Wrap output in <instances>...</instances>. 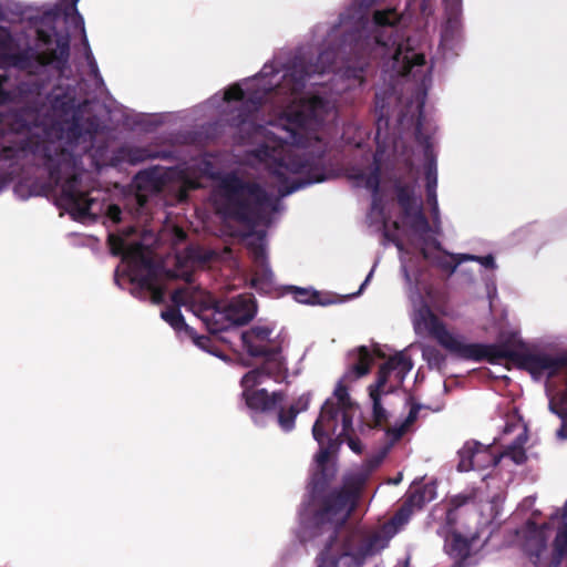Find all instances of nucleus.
<instances>
[{
	"mask_svg": "<svg viewBox=\"0 0 567 567\" xmlns=\"http://www.w3.org/2000/svg\"><path fill=\"white\" fill-rule=\"evenodd\" d=\"M336 56L333 50H326L320 53L311 71L299 63L284 75L280 87L291 90V101L278 113V118L267 126H255L243 116L244 112L255 110L266 93L277 84L278 72L272 73L264 68L259 75L234 84L224 92L223 112H227L233 103H239L241 130L257 145L250 152L249 163L264 166L275 182L274 189L262 192L255 185L243 184L233 175L218 178L212 199L219 213L248 223L264 220L275 208L278 196H286L306 185L326 179L316 173L319 171L316 157L322 152L316 127L333 110L334 101L323 96L320 91L308 92L303 96L298 89L312 73L322 74L333 70Z\"/></svg>",
	"mask_w": 567,
	"mask_h": 567,
	"instance_id": "1",
	"label": "nucleus"
},
{
	"mask_svg": "<svg viewBox=\"0 0 567 567\" xmlns=\"http://www.w3.org/2000/svg\"><path fill=\"white\" fill-rule=\"evenodd\" d=\"M372 360L373 354L365 347H361L357 351V362L338 381L332 395L323 403L313 424L312 435L320 445L312 470L315 485H319L334 475V465L330 454L336 441L347 442L350 450L357 454L363 450L357 435V427L353 425L358 405L350 398L348 385L368 373Z\"/></svg>",
	"mask_w": 567,
	"mask_h": 567,
	"instance_id": "2",
	"label": "nucleus"
},
{
	"mask_svg": "<svg viewBox=\"0 0 567 567\" xmlns=\"http://www.w3.org/2000/svg\"><path fill=\"white\" fill-rule=\"evenodd\" d=\"M399 204L404 212L401 220L390 221L377 202L373 203L370 218L373 223L379 224L384 228L385 235L395 241L399 250L403 249V239L406 237L409 240L422 241V254L425 259L441 269L452 274L457 265L463 261L475 260L483 267L494 268L495 262L492 256L476 257L473 255H451L441 249L435 240H427L430 228L427 221L422 214L421 199L414 195L401 193Z\"/></svg>",
	"mask_w": 567,
	"mask_h": 567,
	"instance_id": "3",
	"label": "nucleus"
},
{
	"mask_svg": "<svg viewBox=\"0 0 567 567\" xmlns=\"http://www.w3.org/2000/svg\"><path fill=\"white\" fill-rule=\"evenodd\" d=\"M394 10L377 11L373 20L368 22L358 32L355 49L373 56L391 54V68L400 75L411 74L413 78L421 75L420 68H424L423 54L416 52L409 44L396 37L391 45L393 27L400 21Z\"/></svg>",
	"mask_w": 567,
	"mask_h": 567,
	"instance_id": "4",
	"label": "nucleus"
},
{
	"mask_svg": "<svg viewBox=\"0 0 567 567\" xmlns=\"http://www.w3.org/2000/svg\"><path fill=\"white\" fill-rule=\"evenodd\" d=\"M522 546L534 567H558L567 559V501L548 523L528 525Z\"/></svg>",
	"mask_w": 567,
	"mask_h": 567,
	"instance_id": "5",
	"label": "nucleus"
},
{
	"mask_svg": "<svg viewBox=\"0 0 567 567\" xmlns=\"http://www.w3.org/2000/svg\"><path fill=\"white\" fill-rule=\"evenodd\" d=\"M109 243L113 254L123 256L124 268L116 270V281L120 282V271H122L136 288L150 296L153 303H161L164 292L146 247L137 241L128 240L127 235H110Z\"/></svg>",
	"mask_w": 567,
	"mask_h": 567,
	"instance_id": "6",
	"label": "nucleus"
},
{
	"mask_svg": "<svg viewBox=\"0 0 567 567\" xmlns=\"http://www.w3.org/2000/svg\"><path fill=\"white\" fill-rule=\"evenodd\" d=\"M268 367L269 370L252 369L240 380L241 399L252 417L274 410L284 400L280 392H269L266 389L265 385L269 380L282 382L300 372L299 368L289 371L288 367H284L281 362L269 361Z\"/></svg>",
	"mask_w": 567,
	"mask_h": 567,
	"instance_id": "7",
	"label": "nucleus"
},
{
	"mask_svg": "<svg viewBox=\"0 0 567 567\" xmlns=\"http://www.w3.org/2000/svg\"><path fill=\"white\" fill-rule=\"evenodd\" d=\"M509 431L517 432L516 442L499 456H496L489 447L477 442H466L458 451V471L484 470L496 465L501 458H511L515 464H522L526 460L523 447L527 441L526 429L520 421H516L506 429V432Z\"/></svg>",
	"mask_w": 567,
	"mask_h": 567,
	"instance_id": "8",
	"label": "nucleus"
},
{
	"mask_svg": "<svg viewBox=\"0 0 567 567\" xmlns=\"http://www.w3.org/2000/svg\"><path fill=\"white\" fill-rule=\"evenodd\" d=\"M38 44L34 49H28L21 55L8 56L4 43V30L2 29V66L4 64H13L22 69H29L33 72L32 64L43 66L45 64L65 61L69 55V37H53L47 33L42 28L37 30Z\"/></svg>",
	"mask_w": 567,
	"mask_h": 567,
	"instance_id": "9",
	"label": "nucleus"
},
{
	"mask_svg": "<svg viewBox=\"0 0 567 567\" xmlns=\"http://www.w3.org/2000/svg\"><path fill=\"white\" fill-rule=\"evenodd\" d=\"M172 300L178 307L189 308L202 320L207 330L216 337L218 333L227 332L234 328L233 324H224L223 322L230 319L225 307L215 305L210 295L202 289L190 286L177 289L173 293Z\"/></svg>",
	"mask_w": 567,
	"mask_h": 567,
	"instance_id": "10",
	"label": "nucleus"
},
{
	"mask_svg": "<svg viewBox=\"0 0 567 567\" xmlns=\"http://www.w3.org/2000/svg\"><path fill=\"white\" fill-rule=\"evenodd\" d=\"M381 461L382 456L371 457L360 467L351 470L344 476L341 492L330 499L326 508L328 519L337 524H341L347 519L355 506L360 489L370 474L380 465Z\"/></svg>",
	"mask_w": 567,
	"mask_h": 567,
	"instance_id": "11",
	"label": "nucleus"
},
{
	"mask_svg": "<svg viewBox=\"0 0 567 567\" xmlns=\"http://www.w3.org/2000/svg\"><path fill=\"white\" fill-rule=\"evenodd\" d=\"M413 364L405 351L391 357L379 370L375 384L369 386V395L373 403V420L375 425L386 420V412L381 406L380 400L383 394L391 393L401 385Z\"/></svg>",
	"mask_w": 567,
	"mask_h": 567,
	"instance_id": "12",
	"label": "nucleus"
},
{
	"mask_svg": "<svg viewBox=\"0 0 567 567\" xmlns=\"http://www.w3.org/2000/svg\"><path fill=\"white\" fill-rule=\"evenodd\" d=\"M412 321L417 334L433 336L443 347L464 358L480 359L483 355L482 349L474 344H466L460 336L446 330L424 305L420 308L414 307Z\"/></svg>",
	"mask_w": 567,
	"mask_h": 567,
	"instance_id": "13",
	"label": "nucleus"
},
{
	"mask_svg": "<svg viewBox=\"0 0 567 567\" xmlns=\"http://www.w3.org/2000/svg\"><path fill=\"white\" fill-rule=\"evenodd\" d=\"M499 355L513 364L528 370L534 377L551 375L558 369V362L543 353L532 352L518 338L514 337L509 343L502 347Z\"/></svg>",
	"mask_w": 567,
	"mask_h": 567,
	"instance_id": "14",
	"label": "nucleus"
},
{
	"mask_svg": "<svg viewBox=\"0 0 567 567\" xmlns=\"http://www.w3.org/2000/svg\"><path fill=\"white\" fill-rule=\"evenodd\" d=\"M271 333L272 329L268 326H255L240 336L244 350L251 357L262 358V363L257 369L269 370V361L281 362L287 367L282 347L270 338Z\"/></svg>",
	"mask_w": 567,
	"mask_h": 567,
	"instance_id": "15",
	"label": "nucleus"
},
{
	"mask_svg": "<svg viewBox=\"0 0 567 567\" xmlns=\"http://www.w3.org/2000/svg\"><path fill=\"white\" fill-rule=\"evenodd\" d=\"M61 202L74 219L85 220L101 214L102 206L99 202L87 197L80 188L78 178L74 177L61 185Z\"/></svg>",
	"mask_w": 567,
	"mask_h": 567,
	"instance_id": "16",
	"label": "nucleus"
},
{
	"mask_svg": "<svg viewBox=\"0 0 567 567\" xmlns=\"http://www.w3.org/2000/svg\"><path fill=\"white\" fill-rule=\"evenodd\" d=\"M245 240L254 259L251 286L268 292L274 284V275L267 262L265 237L260 233H254L249 234Z\"/></svg>",
	"mask_w": 567,
	"mask_h": 567,
	"instance_id": "17",
	"label": "nucleus"
},
{
	"mask_svg": "<svg viewBox=\"0 0 567 567\" xmlns=\"http://www.w3.org/2000/svg\"><path fill=\"white\" fill-rule=\"evenodd\" d=\"M224 307L230 319H226L223 322L224 324H233V327L246 323L256 312L255 302L248 296H239Z\"/></svg>",
	"mask_w": 567,
	"mask_h": 567,
	"instance_id": "18",
	"label": "nucleus"
},
{
	"mask_svg": "<svg viewBox=\"0 0 567 567\" xmlns=\"http://www.w3.org/2000/svg\"><path fill=\"white\" fill-rule=\"evenodd\" d=\"M162 318L168 322L177 332H184L193 342L203 350L212 352L209 349L210 339L206 337H197L192 328H189L177 309H168L162 312Z\"/></svg>",
	"mask_w": 567,
	"mask_h": 567,
	"instance_id": "19",
	"label": "nucleus"
},
{
	"mask_svg": "<svg viewBox=\"0 0 567 567\" xmlns=\"http://www.w3.org/2000/svg\"><path fill=\"white\" fill-rule=\"evenodd\" d=\"M477 537V530L466 532L465 534L454 532L446 537L445 548L451 555L464 558L471 553L473 544Z\"/></svg>",
	"mask_w": 567,
	"mask_h": 567,
	"instance_id": "20",
	"label": "nucleus"
},
{
	"mask_svg": "<svg viewBox=\"0 0 567 567\" xmlns=\"http://www.w3.org/2000/svg\"><path fill=\"white\" fill-rule=\"evenodd\" d=\"M425 178H426L427 200L431 205L433 216H434V218H436L439 215V204H437V196H436L437 172H436L435 162L433 159H430L426 165Z\"/></svg>",
	"mask_w": 567,
	"mask_h": 567,
	"instance_id": "21",
	"label": "nucleus"
},
{
	"mask_svg": "<svg viewBox=\"0 0 567 567\" xmlns=\"http://www.w3.org/2000/svg\"><path fill=\"white\" fill-rule=\"evenodd\" d=\"M419 410L420 409L416 405L411 406L406 419L402 423L395 424L386 431V437L391 443L400 440L409 431L410 426L417 417Z\"/></svg>",
	"mask_w": 567,
	"mask_h": 567,
	"instance_id": "22",
	"label": "nucleus"
},
{
	"mask_svg": "<svg viewBox=\"0 0 567 567\" xmlns=\"http://www.w3.org/2000/svg\"><path fill=\"white\" fill-rule=\"evenodd\" d=\"M502 498L496 497L492 501L485 502L481 506V526H486L495 520L502 512Z\"/></svg>",
	"mask_w": 567,
	"mask_h": 567,
	"instance_id": "23",
	"label": "nucleus"
},
{
	"mask_svg": "<svg viewBox=\"0 0 567 567\" xmlns=\"http://www.w3.org/2000/svg\"><path fill=\"white\" fill-rule=\"evenodd\" d=\"M293 298L301 303H322L316 291L306 288L290 287Z\"/></svg>",
	"mask_w": 567,
	"mask_h": 567,
	"instance_id": "24",
	"label": "nucleus"
},
{
	"mask_svg": "<svg viewBox=\"0 0 567 567\" xmlns=\"http://www.w3.org/2000/svg\"><path fill=\"white\" fill-rule=\"evenodd\" d=\"M22 16V7L12 0H6L2 3V20L7 19L11 22H17Z\"/></svg>",
	"mask_w": 567,
	"mask_h": 567,
	"instance_id": "25",
	"label": "nucleus"
},
{
	"mask_svg": "<svg viewBox=\"0 0 567 567\" xmlns=\"http://www.w3.org/2000/svg\"><path fill=\"white\" fill-rule=\"evenodd\" d=\"M297 412L295 408H290L288 411H280L278 415V422L284 431H290L295 425Z\"/></svg>",
	"mask_w": 567,
	"mask_h": 567,
	"instance_id": "26",
	"label": "nucleus"
},
{
	"mask_svg": "<svg viewBox=\"0 0 567 567\" xmlns=\"http://www.w3.org/2000/svg\"><path fill=\"white\" fill-rule=\"evenodd\" d=\"M435 498V486L426 485L422 493L417 495H413L411 502L417 506H420L424 502H430Z\"/></svg>",
	"mask_w": 567,
	"mask_h": 567,
	"instance_id": "27",
	"label": "nucleus"
},
{
	"mask_svg": "<svg viewBox=\"0 0 567 567\" xmlns=\"http://www.w3.org/2000/svg\"><path fill=\"white\" fill-rule=\"evenodd\" d=\"M358 178V184L364 186L371 190H375L379 185V175L378 172H372L369 175L361 174L355 176Z\"/></svg>",
	"mask_w": 567,
	"mask_h": 567,
	"instance_id": "28",
	"label": "nucleus"
},
{
	"mask_svg": "<svg viewBox=\"0 0 567 567\" xmlns=\"http://www.w3.org/2000/svg\"><path fill=\"white\" fill-rule=\"evenodd\" d=\"M411 511L408 507H403L390 522V524L386 526L389 528L394 527L396 529L398 527L402 526L405 522H408L410 517Z\"/></svg>",
	"mask_w": 567,
	"mask_h": 567,
	"instance_id": "29",
	"label": "nucleus"
},
{
	"mask_svg": "<svg viewBox=\"0 0 567 567\" xmlns=\"http://www.w3.org/2000/svg\"><path fill=\"white\" fill-rule=\"evenodd\" d=\"M70 2L72 10V14L70 18L73 21L75 28H78L82 33H84V21L76 10V3L79 2V0H70Z\"/></svg>",
	"mask_w": 567,
	"mask_h": 567,
	"instance_id": "30",
	"label": "nucleus"
},
{
	"mask_svg": "<svg viewBox=\"0 0 567 567\" xmlns=\"http://www.w3.org/2000/svg\"><path fill=\"white\" fill-rule=\"evenodd\" d=\"M310 401H311V393H303L301 394L296 404L292 406L295 408V412H297V414L301 411H305L308 409L309 404H310Z\"/></svg>",
	"mask_w": 567,
	"mask_h": 567,
	"instance_id": "31",
	"label": "nucleus"
},
{
	"mask_svg": "<svg viewBox=\"0 0 567 567\" xmlns=\"http://www.w3.org/2000/svg\"><path fill=\"white\" fill-rule=\"evenodd\" d=\"M350 557L348 555H344L342 557H340V559L334 563V561H326V558L322 556L320 558V563H319V567H331V566H334V567H339V565L342 563V564H346L347 560H349Z\"/></svg>",
	"mask_w": 567,
	"mask_h": 567,
	"instance_id": "32",
	"label": "nucleus"
},
{
	"mask_svg": "<svg viewBox=\"0 0 567 567\" xmlns=\"http://www.w3.org/2000/svg\"><path fill=\"white\" fill-rule=\"evenodd\" d=\"M106 214L111 220L117 223L120 220L121 210L117 206L110 205L107 207Z\"/></svg>",
	"mask_w": 567,
	"mask_h": 567,
	"instance_id": "33",
	"label": "nucleus"
},
{
	"mask_svg": "<svg viewBox=\"0 0 567 567\" xmlns=\"http://www.w3.org/2000/svg\"><path fill=\"white\" fill-rule=\"evenodd\" d=\"M372 275H373V269L369 272V275L367 276L365 280L363 281V284L361 285L359 291L357 295H359L363 289L364 287L368 285V282L370 281V279L372 278Z\"/></svg>",
	"mask_w": 567,
	"mask_h": 567,
	"instance_id": "34",
	"label": "nucleus"
},
{
	"mask_svg": "<svg viewBox=\"0 0 567 567\" xmlns=\"http://www.w3.org/2000/svg\"><path fill=\"white\" fill-rule=\"evenodd\" d=\"M186 185H187V187H189V188H196V187L202 186V184H200V183H196V182H194V181H186Z\"/></svg>",
	"mask_w": 567,
	"mask_h": 567,
	"instance_id": "35",
	"label": "nucleus"
},
{
	"mask_svg": "<svg viewBox=\"0 0 567 567\" xmlns=\"http://www.w3.org/2000/svg\"><path fill=\"white\" fill-rule=\"evenodd\" d=\"M557 436H558L559 439H566V437H567V435L565 434V432H564V430H563V429H560V430L557 432Z\"/></svg>",
	"mask_w": 567,
	"mask_h": 567,
	"instance_id": "36",
	"label": "nucleus"
},
{
	"mask_svg": "<svg viewBox=\"0 0 567 567\" xmlns=\"http://www.w3.org/2000/svg\"><path fill=\"white\" fill-rule=\"evenodd\" d=\"M421 130H422V123H421V122H419V127H417V135H419V140H421V138H422V132H421Z\"/></svg>",
	"mask_w": 567,
	"mask_h": 567,
	"instance_id": "37",
	"label": "nucleus"
},
{
	"mask_svg": "<svg viewBox=\"0 0 567 567\" xmlns=\"http://www.w3.org/2000/svg\"><path fill=\"white\" fill-rule=\"evenodd\" d=\"M147 176L146 175H141L137 177V185L140 186V183L141 181L145 179Z\"/></svg>",
	"mask_w": 567,
	"mask_h": 567,
	"instance_id": "38",
	"label": "nucleus"
},
{
	"mask_svg": "<svg viewBox=\"0 0 567 567\" xmlns=\"http://www.w3.org/2000/svg\"><path fill=\"white\" fill-rule=\"evenodd\" d=\"M401 481V475L398 476V477H394V480L392 481L393 484H398L399 482Z\"/></svg>",
	"mask_w": 567,
	"mask_h": 567,
	"instance_id": "39",
	"label": "nucleus"
},
{
	"mask_svg": "<svg viewBox=\"0 0 567 567\" xmlns=\"http://www.w3.org/2000/svg\"><path fill=\"white\" fill-rule=\"evenodd\" d=\"M415 111L421 113V103L420 102H417V104L415 105Z\"/></svg>",
	"mask_w": 567,
	"mask_h": 567,
	"instance_id": "40",
	"label": "nucleus"
},
{
	"mask_svg": "<svg viewBox=\"0 0 567 567\" xmlns=\"http://www.w3.org/2000/svg\"><path fill=\"white\" fill-rule=\"evenodd\" d=\"M91 65H92V68H93V71L96 73V72H97V69H96V64H95V62H91Z\"/></svg>",
	"mask_w": 567,
	"mask_h": 567,
	"instance_id": "41",
	"label": "nucleus"
},
{
	"mask_svg": "<svg viewBox=\"0 0 567 567\" xmlns=\"http://www.w3.org/2000/svg\"><path fill=\"white\" fill-rule=\"evenodd\" d=\"M427 355H429V350H424V351H423V357H424V358H427Z\"/></svg>",
	"mask_w": 567,
	"mask_h": 567,
	"instance_id": "42",
	"label": "nucleus"
},
{
	"mask_svg": "<svg viewBox=\"0 0 567 567\" xmlns=\"http://www.w3.org/2000/svg\"><path fill=\"white\" fill-rule=\"evenodd\" d=\"M219 339H220L221 341H228V340H227V339H225L224 337H219Z\"/></svg>",
	"mask_w": 567,
	"mask_h": 567,
	"instance_id": "43",
	"label": "nucleus"
}]
</instances>
